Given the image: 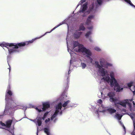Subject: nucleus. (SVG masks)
<instances>
[{"mask_svg":"<svg viewBox=\"0 0 135 135\" xmlns=\"http://www.w3.org/2000/svg\"><path fill=\"white\" fill-rule=\"evenodd\" d=\"M12 122V120H10L7 121L5 124L2 123V122H0V124L2 126V128L5 129L10 132V127Z\"/></svg>","mask_w":135,"mask_h":135,"instance_id":"7","label":"nucleus"},{"mask_svg":"<svg viewBox=\"0 0 135 135\" xmlns=\"http://www.w3.org/2000/svg\"><path fill=\"white\" fill-rule=\"evenodd\" d=\"M42 105L43 108L42 109L43 111L49 108L50 106V103L48 102L43 103L42 104Z\"/></svg>","mask_w":135,"mask_h":135,"instance_id":"10","label":"nucleus"},{"mask_svg":"<svg viewBox=\"0 0 135 135\" xmlns=\"http://www.w3.org/2000/svg\"><path fill=\"white\" fill-rule=\"evenodd\" d=\"M98 97L99 98H102L103 99L105 98V97L103 96V93L102 92H99L98 94Z\"/></svg>","mask_w":135,"mask_h":135,"instance_id":"15","label":"nucleus"},{"mask_svg":"<svg viewBox=\"0 0 135 135\" xmlns=\"http://www.w3.org/2000/svg\"><path fill=\"white\" fill-rule=\"evenodd\" d=\"M85 0H81L79 2V4H78V6L79 4H81L82 3H83V2H85Z\"/></svg>","mask_w":135,"mask_h":135,"instance_id":"21","label":"nucleus"},{"mask_svg":"<svg viewBox=\"0 0 135 135\" xmlns=\"http://www.w3.org/2000/svg\"><path fill=\"white\" fill-rule=\"evenodd\" d=\"M67 48L68 52L70 53L71 58L70 60L71 64L73 61L75 60V57L76 56V54L73 51L76 52H81L83 54L88 58V62L91 63L94 65L98 69L99 72L103 78L102 80L106 81L108 83L110 81L111 86H114V90L116 91H118V85L114 77L113 73L110 74V76L111 79L110 80L107 71L103 68H107L108 66H110L111 65L104 62L103 59H101L100 60V65L98 61H95L94 64L93 59L91 57L92 54L91 51L88 49L84 47L83 46L80 44L78 42L74 41L73 42V44L70 43L68 40V36L66 38Z\"/></svg>","mask_w":135,"mask_h":135,"instance_id":"1","label":"nucleus"},{"mask_svg":"<svg viewBox=\"0 0 135 135\" xmlns=\"http://www.w3.org/2000/svg\"><path fill=\"white\" fill-rule=\"evenodd\" d=\"M19 109H21L23 110H25L26 109V107L24 106L17 105L12 108V107L8 106V104H7L4 111V114L12 115L15 110Z\"/></svg>","mask_w":135,"mask_h":135,"instance_id":"5","label":"nucleus"},{"mask_svg":"<svg viewBox=\"0 0 135 135\" xmlns=\"http://www.w3.org/2000/svg\"><path fill=\"white\" fill-rule=\"evenodd\" d=\"M41 118L40 117H37V119L36 120H30L31 121L34 122L36 124H38V126H40L42 123L41 120Z\"/></svg>","mask_w":135,"mask_h":135,"instance_id":"11","label":"nucleus"},{"mask_svg":"<svg viewBox=\"0 0 135 135\" xmlns=\"http://www.w3.org/2000/svg\"><path fill=\"white\" fill-rule=\"evenodd\" d=\"M64 23V22L63 21L52 28L50 32H46L43 35L41 36L40 37L36 38H35L32 39L31 41H26L24 42H22L18 44L12 43H7L3 42L2 43H0V46L2 47H6L8 49L9 53L10 54H12L13 53L18 51V47L24 46L25 45H27L29 43H32L35 40L41 38L45 35L47 33H50L51 32L56 28Z\"/></svg>","mask_w":135,"mask_h":135,"instance_id":"2","label":"nucleus"},{"mask_svg":"<svg viewBox=\"0 0 135 135\" xmlns=\"http://www.w3.org/2000/svg\"><path fill=\"white\" fill-rule=\"evenodd\" d=\"M69 98L67 97L66 95L64 94H63L59 98V100L60 101L63 100H65L66 99H69Z\"/></svg>","mask_w":135,"mask_h":135,"instance_id":"12","label":"nucleus"},{"mask_svg":"<svg viewBox=\"0 0 135 135\" xmlns=\"http://www.w3.org/2000/svg\"><path fill=\"white\" fill-rule=\"evenodd\" d=\"M92 31H89L88 32L85 34V37L87 38H89V41L90 42L92 41V40L89 37L90 35L91 34Z\"/></svg>","mask_w":135,"mask_h":135,"instance_id":"13","label":"nucleus"},{"mask_svg":"<svg viewBox=\"0 0 135 135\" xmlns=\"http://www.w3.org/2000/svg\"><path fill=\"white\" fill-rule=\"evenodd\" d=\"M70 100H68L66 101H64V103L62 105L61 102L57 104L55 108V112L54 113L51 114V113L46 112L44 115L42 119L44 120L46 117L48 116V117L51 116V120L54 122H55L56 120V116L58 114H61L62 112L66 108H67L68 105L70 102Z\"/></svg>","mask_w":135,"mask_h":135,"instance_id":"3","label":"nucleus"},{"mask_svg":"<svg viewBox=\"0 0 135 135\" xmlns=\"http://www.w3.org/2000/svg\"><path fill=\"white\" fill-rule=\"evenodd\" d=\"M45 132L47 134V135H50V129L49 127H47L44 129Z\"/></svg>","mask_w":135,"mask_h":135,"instance_id":"14","label":"nucleus"},{"mask_svg":"<svg viewBox=\"0 0 135 135\" xmlns=\"http://www.w3.org/2000/svg\"><path fill=\"white\" fill-rule=\"evenodd\" d=\"M97 103V104L101 105V106H100V107L98 108L97 110L95 112V114L98 117H99V115L101 112L103 113L106 111H107L110 113H113L116 112V110L115 109L112 108L107 109V108L104 107L103 105L102 104V101L101 99L98 100Z\"/></svg>","mask_w":135,"mask_h":135,"instance_id":"4","label":"nucleus"},{"mask_svg":"<svg viewBox=\"0 0 135 135\" xmlns=\"http://www.w3.org/2000/svg\"><path fill=\"white\" fill-rule=\"evenodd\" d=\"M35 109L36 110H37L39 112H40L42 111L41 110L39 109V108H37V107L36 108H35Z\"/></svg>","mask_w":135,"mask_h":135,"instance_id":"22","label":"nucleus"},{"mask_svg":"<svg viewBox=\"0 0 135 135\" xmlns=\"http://www.w3.org/2000/svg\"><path fill=\"white\" fill-rule=\"evenodd\" d=\"M50 118H48L47 119H46V120H45V122H46V123H48V122H49V121H50Z\"/></svg>","mask_w":135,"mask_h":135,"instance_id":"23","label":"nucleus"},{"mask_svg":"<svg viewBox=\"0 0 135 135\" xmlns=\"http://www.w3.org/2000/svg\"><path fill=\"white\" fill-rule=\"evenodd\" d=\"M114 117L115 118L118 120V112L115 113V114L114 115Z\"/></svg>","mask_w":135,"mask_h":135,"instance_id":"19","label":"nucleus"},{"mask_svg":"<svg viewBox=\"0 0 135 135\" xmlns=\"http://www.w3.org/2000/svg\"><path fill=\"white\" fill-rule=\"evenodd\" d=\"M13 128V127L12 128V129Z\"/></svg>","mask_w":135,"mask_h":135,"instance_id":"28","label":"nucleus"},{"mask_svg":"<svg viewBox=\"0 0 135 135\" xmlns=\"http://www.w3.org/2000/svg\"><path fill=\"white\" fill-rule=\"evenodd\" d=\"M38 131L37 130V135H38Z\"/></svg>","mask_w":135,"mask_h":135,"instance_id":"27","label":"nucleus"},{"mask_svg":"<svg viewBox=\"0 0 135 135\" xmlns=\"http://www.w3.org/2000/svg\"><path fill=\"white\" fill-rule=\"evenodd\" d=\"M79 30L76 32L74 34V36L75 38H78L80 37L81 34V32H80V30H84L85 29V27L83 25V24L81 23L79 27Z\"/></svg>","mask_w":135,"mask_h":135,"instance_id":"8","label":"nucleus"},{"mask_svg":"<svg viewBox=\"0 0 135 135\" xmlns=\"http://www.w3.org/2000/svg\"><path fill=\"white\" fill-rule=\"evenodd\" d=\"M77 105V104H74V106H73V105H71V107H73V106H74V107H75Z\"/></svg>","mask_w":135,"mask_h":135,"instance_id":"25","label":"nucleus"},{"mask_svg":"<svg viewBox=\"0 0 135 135\" xmlns=\"http://www.w3.org/2000/svg\"><path fill=\"white\" fill-rule=\"evenodd\" d=\"M80 65L83 69H84L86 66V64H85L82 62H81Z\"/></svg>","mask_w":135,"mask_h":135,"instance_id":"17","label":"nucleus"},{"mask_svg":"<svg viewBox=\"0 0 135 135\" xmlns=\"http://www.w3.org/2000/svg\"><path fill=\"white\" fill-rule=\"evenodd\" d=\"M70 68H69V71H68V74H69V73H70Z\"/></svg>","mask_w":135,"mask_h":135,"instance_id":"24","label":"nucleus"},{"mask_svg":"<svg viewBox=\"0 0 135 135\" xmlns=\"http://www.w3.org/2000/svg\"><path fill=\"white\" fill-rule=\"evenodd\" d=\"M108 95L110 98L109 99L110 101L113 103L115 106L118 108V98L117 97H115L114 94L112 92L109 93Z\"/></svg>","mask_w":135,"mask_h":135,"instance_id":"6","label":"nucleus"},{"mask_svg":"<svg viewBox=\"0 0 135 135\" xmlns=\"http://www.w3.org/2000/svg\"><path fill=\"white\" fill-rule=\"evenodd\" d=\"M92 23H91V24H87L88 26H87V28L89 30H91L93 28V26L92 25Z\"/></svg>","mask_w":135,"mask_h":135,"instance_id":"16","label":"nucleus"},{"mask_svg":"<svg viewBox=\"0 0 135 135\" xmlns=\"http://www.w3.org/2000/svg\"><path fill=\"white\" fill-rule=\"evenodd\" d=\"M94 49L96 51H101V49H100L97 46H96L94 47Z\"/></svg>","mask_w":135,"mask_h":135,"instance_id":"18","label":"nucleus"},{"mask_svg":"<svg viewBox=\"0 0 135 135\" xmlns=\"http://www.w3.org/2000/svg\"><path fill=\"white\" fill-rule=\"evenodd\" d=\"M12 95V93L10 89V87L8 88L7 89L6 95L5 100H7L8 99L10 98Z\"/></svg>","mask_w":135,"mask_h":135,"instance_id":"9","label":"nucleus"},{"mask_svg":"<svg viewBox=\"0 0 135 135\" xmlns=\"http://www.w3.org/2000/svg\"><path fill=\"white\" fill-rule=\"evenodd\" d=\"M7 60L8 62V57H7Z\"/></svg>","mask_w":135,"mask_h":135,"instance_id":"26","label":"nucleus"},{"mask_svg":"<svg viewBox=\"0 0 135 135\" xmlns=\"http://www.w3.org/2000/svg\"><path fill=\"white\" fill-rule=\"evenodd\" d=\"M6 101L10 103H11V102H13V101H12V99L11 98V97L10 98H9L7 100H6Z\"/></svg>","mask_w":135,"mask_h":135,"instance_id":"20","label":"nucleus"}]
</instances>
